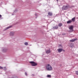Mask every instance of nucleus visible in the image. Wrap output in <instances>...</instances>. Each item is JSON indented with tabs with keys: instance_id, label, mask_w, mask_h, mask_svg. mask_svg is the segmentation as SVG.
Wrapping results in <instances>:
<instances>
[{
	"instance_id": "nucleus-1",
	"label": "nucleus",
	"mask_w": 78,
	"mask_h": 78,
	"mask_svg": "<svg viewBox=\"0 0 78 78\" xmlns=\"http://www.w3.org/2000/svg\"><path fill=\"white\" fill-rule=\"evenodd\" d=\"M46 68L47 70L49 71L52 70L53 69V68H52V67H51V66L49 64L46 65Z\"/></svg>"
},
{
	"instance_id": "nucleus-2",
	"label": "nucleus",
	"mask_w": 78,
	"mask_h": 78,
	"mask_svg": "<svg viewBox=\"0 0 78 78\" xmlns=\"http://www.w3.org/2000/svg\"><path fill=\"white\" fill-rule=\"evenodd\" d=\"M29 63L30 64H31L32 66H35L37 65V63L34 62V61L30 62Z\"/></svg>"
},
{
	"instance_id": "nucleus-3",
	"label": "nucleus",
	"mask_w": 78,
	"mask_h": 78,
	"mask_svg": "<svg viewBox=\"0 0 78 78\" xmlns=\"http://www.w3.org/2000/svg\"><path fill=\"white\" fill-rule=\"evenodd\" d=\"M14 34H15V32L13 31H11L9 34V35L10 36H14Z\"/></svg>"
},
{
	"instance_id": "nucleus-4",
	"label": "nucleus",
	"mask_w": 78,
	"mask_h": 78,
	"mask_svg": "<svg viewBox=\"0 0 78 78\" xmlns=\"http://www.w3.org/2000/svg\"><path fill=\"white\" fill-rule=\"evenodd\" d=\"M73 26H71L69 27V32H73Z\"/></svg>"
},
{
	"instance_id": "nucleus-5",
	"label": "nucleus",
	"mask_w": 78,
	"mask_h": 78,
	"mask_svg": "<svg viewBox=\"0 0 78 78\" xmlns=\"http://www.w3.org/2000/svg\"><path fill=\"white\" fill-rule=\"evenodd\" d=\"M68 8H69V6H63L62 8V9H63V10L67 9Z\"/></svg>"
},
{
	"instance_id": "nucleus-6",
	"label": "nucleus",
	"mask_w": 78,
	"mask_h": 78,
	"mask_svg": "<svg viewBox=\"0 0 78 78\" xmlns=\"http://www.w3.org/2000/svg\"><path fill=\"white\" fill-rule=\"evenodd\" d=\"M8 51V49L5 48H2V52H6Z\"/></svg>"
},
{
	"instance_id": "nucleus-7",
	"label": "nucleus",
	"mask_w": 78,
	"mask_h": 78,
	"mask_svg": "<svg viewBox=\"0 0 78 78\" xmlns=\"http://www.w3.org/2000/svg\"><path fill=\"white\" fill-rule=\"evenodd\" d=\"M62 50H63V49L62 48H59L58 49V51L59 53H61Z\"/></svg>"
},
{
	"instance_id": "nucleus-8",
	"label": "nucleus",
	"mask_w": 78,
	"mask_h": 78,
	"mask_svg": "<svg viewBox=\"0 0 78 78\" xmlns=\"http://www.w3.org/2000/svg\"><path fill=\"white\" fill-rule=\"evenodd\" d=\"M48 14L49 16H51L53 15V13H52V12H48Z\"/></svg>"
},
{
	"instance_id": "nucleus-9",
	"label": "nucleus",
	"mask_w": 78,
	"mask_h": 78,
	"mask_svg": "<svg viewBox=\"0 0 78 78\" xmlns=\"http://www.w3.org/2000/svg\"><path fill=\"white\" fill-rule=\"evenodd\" d=\"M77 40V39L75 38L74 39H73L70 40V42H74V41H76Z\"/></svg>"
},
{
	"instance_id": "nucleus-10",
	"label": "nucleus",
	"mask_w": 78,
	"mask_h": 78,
	"mask_svg": "<svg viewBox=\"0 0 78 78\" xmlns=\"http://www.w3.org/2000/svg\"><path fill=\"white\" fill-rule=\"evenodd\" d=\"M54 29L56 30L58 28V26H55L53 27Z\"/></svg>"
},
{
	"instance_id": "nucleus-11",
	"label": "nucleus",
	"mask_w": 78,
	"mask_h": 78,
	"mask_svg": "<svg viewBox=\"0 0 78 78\" xmlns=\"http://www.w3.org/2000/svg\"><path fill=\"white\" fill-rule=\"evenodd\" d=\"M72 22V21L71 20H69V21H68L67 23V24H69V23H71Z\"/></svg>"
},
{
	"instance_id": "nucleus-12",
	"label": "nucleus",
	"mask_w": 78,
	"mask_h": 78,
	"mask_svg": "<svg viewBox=\"0 0 78 78\" xmlns=\"http://www.w3.org/2000/svg\"><path fill=\"white\" fill-rule=\"evenodd\" d=\"M50 52H51L50 50H48L46 51V53H47V54H48V53H50Z\"/></svg>"
},
{
	"instance_id": "nucleus-13",
	"label": "nucleus",
	"mask_w": 78,
	"mask_h": 78,
	"mask_svg": "<svg viewBox=\"0 0 78 78\" xmlns=\"http://www.w3.org/2000/svg\"><path fill=\"white\" fill-rule=\"evenodd\" d=\"M12 26H9L7 27L6 28L4 29V30H8L9 29V28H10Z\"/></svg>"
},
{
	"instance_id": "nucleus-14",
	"label": "nucleus",
	"mask_w": 78,
	"mask_h": 78,
	"mask_svg": "<svg viewBox=\"0 0 78 78\" xmlns=\"http://www.w3.org/2000/svg\"><path fill=\"white\" fill-rule=\"evenodd\" d=\"M72 21H73V22H74L75 20V17H74L72 19Z\"/></svg>"
},
{
	"instance_id": "nucleus-15",
	"label": "nucleus",
	"mask_w": 78,
	"mask_h": 78,
	"mask_svg": "<svg viewBox=\"0 0 78 78\" xmlns=\"http://www.w3.org/2000/svg\"><path fill=\"white\" fill-rule=\"evenodd\" d=\"M51 75H48L47 76V77L48 78H51Z\"/></svg>"
},
{
	"instance_id": "nucleus-16",
	"label": "nucleus",
	"mask_w": 78,
	"mask_h": 78,
	"mask_svg": "<svg viewBox=\"0 0 78 78\" xmlns=\"http://www.w3.org/2000/svg\"><path fill=\"white\" fill-rule=\"evenodd\" d=\"M62 23H59L58 24L59 27H61V26H62Z\"/></svg>"
},
{
	"instance_id": "nucleus-17",
	"label": "nucleus",
	"mask_w": 78,
	"mask_h": 78,
	"mask_svg": "<svg viewBox=\"0 0 78 78\" xmlns=\"http://www.w3.org/2000/svg\"><path fill=\"white\" fill-rule=\"evenodd\" d=\"M3 69L4 70H6V67H3Z\"/></svg>"
},
{
	"instance_id": "nucleus-18",
	"label": "nucleus",
	"mask_w": 78,
	"mask_h": 78,
	"mask_svg": "<svg viewBox=\"0 0 78 78\" xmlns=\"http://www.w3.org/2000/svg\"><path fill=\"white\" fill-rule=\"evenodd\" d=\"M72 45V44H70L71 47V48H73V47H74V46H73V45Z\"/></svg>"
},
{
	"instance_id": "nucleus-19",
	"label": "nucleus",
	"mask_w": 78,
	"mask_h": 78,
	"mask_svg": "<svg viewBox=\"0 0 78 78\" xmlns=\"http://www.w3.org/2000/svg\"><path fill=\"white\" fill-rule=\"evenodd\" d=\"M25 45H28V44L27 42H25L24 43Z\"/></svg>"
},
{
	"instance_id": "nucleus-20",
	"label": "nucleus",
	"mask_w": 78,
	"mask_h": 78,
	"mask_svg": "<svg viewBox=\"0 0 78 78\" xmlns=\"http://www.w3.org/2000/svg\"><path fill=\"white\" fill-rule=\"evenodd\" d=\"M76 75H78V71H76Z\"/></svg>"
},
{
	"instance_id": "nucleus-21",
	"label": "nucleus",
	"mask_w": 78,
	"mask_h": 78,
	"mask_svg": "<svg viewBox=\"0 0 78 78\" xmlns=\"http://www.w3.org/2000/svg\"><path fill=\"white\" fill-rule=\"evenodd\" d=\"M3 69V67L0 66V69Z\"/></svg>"
},
{
	"instance_id": "nucleus-22",
	"label": "nucleus",
	"mask_w": 78,
	"mask_h": 78,
	"mask_svg": "<svg viewBox=\"0 0 78 78\" xmlns=\"http://www.w3.org/2000/svg\"><path fill=\"white\" fill-rule=\"evenodd\" d=\"M17 11H18L17 10H15L14 11V12H17Z\"/></svg>"
},
{
	"instance_id": "nucleus-23",
	"label": "nucleus",
	"mask_w": 78,
	"mask_h": 78,
	"mask_svg": "<svg viewBox=\"0 0 78 78\" xmlns=\"http://www.w3.org/2000/svg\"><path fill=\"white\" fill-rule=\"evenodd\" d=\"M35 16H37V13H35Z\"/></svg>"
},
{
	"instance_id": "nucleus-24",
	"label": "nucleus",
	"mask_w": 78,
	"mask_h": 78,
	"mask_svg": "<svg viewBox=\"0 0 78 78\" xmlns=\"http://www.w3.org/2000/svg\"><path fill=\"white\" fill-rule=\"evenodd\" d=\"M25 75L27 76V73L26 72H25Z\"/></svg>"
},
{
	"instance_id": "nucleus-25",
	"label": "nucleus",
	"mask_w": 78,
	"mask_h": 78,
	"mask_svg": "<svg viewBox=\"0 0 78 78\" xmlns=\"http://www.w3.org/2000/svg\"><path fill=\"white\" fill-rule=\"evenodd\" d=\"M13 78H18L17 77V76H15L14 77H13Z\"/></svg>"
},
{
	"instance_id": "nucleus-26",
	"label": "nucleus",
	"mask_w": 78,
	"mask_h": 78,
	"mask_svg": "<svg viewBox=\"0 0 78 78\" xmlns=\"http://www.w3.org/2000/svg\"><path fill=\"white\" fill-rule=\"evenodd\" d=\"M1 17H2V15H0V18H1Z\"/></svg>"
},
{
	"instance_id": "nucleus-27",
	"label": "nucleus",
	"mask_w": 78,
	"mask_h": 78,
	"mask_svg": "<svg viewBox=\"0 0 78 78\" xmlns=\"http://www.w3.org/2000/svg\"><path fill=\"white\" fill-rule=\"evenodd\" d=\"M63 51H65V50H63Z\"/></svg>"
},
{
	"instance_id": "nucleus-28",
	"label": "nucleus",
	"mask_w": 78,
	"mask_h": 78,
	"mask_svg": "<svg viewBox=\"0 0 78 78\" xmlns=\"http://www.w3.org/2000/svg\"><path fill=\"white\" fill-rule=\"evenodd\" d=\"M56 1H57V2H58V0H56Z\"/></svg>"
},
{
	"instance_id": "nucleus-29",
	"label": "nucleus",
	"mask_w": 78,
	"mask_h": 78,
	"mask_svg": "<svg viewBox=\"0 0 78 78\" xmlns=\"http://www.w3.org/2000/svg\"><path fill=\"white\" fill-rule=\"evenodd\" d=\"M12 16H13V15H14V14H12Z\"/></svg>"
},
{
	"instance_id": "nucleus-30",
	"label": "nucleus",
	"mask_w": 78,
	"mask_h": 78,
	"mask_svg": "<svg viewBox=\"0 0 78 78\" xmlns=\"http://www.w3.org/2000/svg\"><path fill=\"white\" fill-rule=\"evenodd\" d=\"M32 75L33 76H34V75H33V74H32Z\"/></svg>"
}]
</instances>
